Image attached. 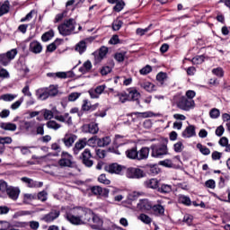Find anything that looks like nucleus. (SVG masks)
<instances>
[{
  "label": "nucleus",
  "instance_id": "nucleus-51",
  "mask_svg": "<svg viewBox=\"0 0 230 230\" xmlns=\"http://www.w3.org/2000/svg\"><path fill=\"white\" fill-rule=\"evenodd\" d=\"M124 7H125V2L119 0L117 4H115L113 10L114 12H121Z\"/></svg>",
  "mask_w": 230,
  "mask_h": 230
},
{
  "label": "nucleus",
  "instance_id": "nucleus-43",
  "mask_svg": "<svg viewBox=\"0 0 230 230\" xmlns=\"http://www.w3.org/2000/svg\"><path fill=\"white\" fill-rule=\"evenodd\" d=\"M141 94L139 93V92H137V90H131L128 94V98L133 100V102H137Z\"/></svg>",
  "mask_w": 230,
  "mask_h": 230
},
{
  "label": "nucleus",
  "instance_id": "nucleus-15",
  "mask_svg": "<svg viewBox=\"0 0 230 230\" xmlns=\"http://www.w3.org/2000/svg\"><path fill=\"white\" fill-rule=\"evenodd\" d=\"M6 193L9 199H12V200H17V199H19V195L21 194V190H19L17 187H9Z\"/></svg>",
  "mask_w": 230,
  "mask_h": 230
},
{
  "label": "nucleus",
  "instance_id": "nucleus-7",
  "mask_svg": "<svg viewBox=\"0 0 230 230\" xmlns=\"http://www.w3.org/2000/svg\"><path fill=\"white\" fill-rule=\"evenodd\" d=\"M59 166L71 168L73 166V155L67 152H63L61 159L58 161Z\"/></svg>",
  "mask_w": 230,
  "mask_h": 230
},
{
  "label": "nucleus",
  "instance_id": "nucleus-33",
  "mask_svg": "<svg viewBox=\"0 0 230 230\" xmlns=\"http://www.w3.org/2000/svg\"><path fill=\"white\" fill-rule=\"evenodd\" d=\"M157 191L159 193H172V185L162 184L161 187H158Z\"/></svg>",
  "mask_w": 230,
  "mask_h": 230
},
{
  "label": "nucleus",
  "instance_id": "nucleus-10",
  "mask_svg": "<svg viewBox=\"0 0 230 230\" xmlns=\"http://www.w3.org/2000/svg\"><path fill=\"white\" fill-rule=\"evenodd\" d=\"M89 226L92 227V229H102V227H103V220L100 218L98 215L93 212Z\"/></svg>",
  "mask_w": 230,
  "mask_h": 230
},
{
  "label": "nucleus",
  "instance_id": "nucleus-41",
  "mask_svg": "<svg viewBox=\"0 0 230 230\" xmlns=\"http://www.w3.org/2000/svg\"><path fill=\"white\" fill-rule=\"evenodd\" d=\"M53 37H55V32H53V31H49L41 36V40H43V42H48V40H51Z\"/></svg>",
  "mask_w": 230,
  "mask_h": 230
},
{
  "label": "nucleus",
  "instance_id": "nucleus-52",
  "mask_svg": "<svg viewBox=\"0 0 230 230\" xmlns=\"http://www.w3.org/2000/svg\"><path fill=\"white\" fill-rule=\"evenodd\" d=\"M11 60L7 58L6 54L0 55V64H2V66H8Z\"/></svg>",
  "mask_w": 230,
  "mask_h": 230
},
{
  "label": "nucleus",
  "instance_id": "nucleus-18",
  "mask_svg": "<svg viewBox=\"0 0 230 230\" xmlns=\"http://www.w3.org/2000/svg\"><path fill=\"white\" fill-rule=\"evenodd\" d=\"M144 186L149 188L150 190H158L159 189V180L152 178L144 181Z\"/></svg>",
  "mask_w": 230,
  "mask_h": 230
},
{
  "label": "nucleus",
  "instance_id": "nucleus-63",
  "mask_svg": "<svg viewBox=\"0 0 230 230\" xmlns=\"http://www.w3.org/2000/svg\"><path fill=\"white\" fill-rule=\"evenodd\" d=\"M43 116L45 119H53V111L49 110H45L43 112Z\"/></svg>",
  "mask_w": 230,
  "mask_h": 230
},
{
  "label": "nucleus",
  "instance_id": "nucleus-42",
  "mask_svg": "<svg viewBox=\"0 0 230 230\" xmlns=\"http://www.w3.org/2000/svg\"><path fill=\"white\" fill-rule=\"evenodd\" d=\"M17 98L16 94L5 93L0 96V100L4 102H13V99Z\"/></svg>",
  "mask_w": 230,
  "mask_h": 230
},
{
  "label": "nucleus",
  "instance_id": "nucleus-22",
  "mask_svg": "<svg viewBox=\"0 0 230 230\" xmlns=\"http://www.w3.org/2000/svg\"><path fill=\"white\" fill-rule=\"evenodd\" d=\"M151 209L153 215H155V217H163L164 215V207L160 204L154 205Z\"/></svg>",
  "mask_w": 230,
  "mask_h": 230
},
{
  "label": "nucleus",
  "instance_id": "nucleus-53",
  "mask_svg": "<svg viewBox=\"0 0 230 230\" xmlns=\"http://www.w3.org/2000/svg\"><path fill=\"white\" fill-rule=\"evenodd\" d=\"M121 26H123V22L121 20H115L112 23V28L114 31H118L121 29Z\"/></svg>",
  "mask_w": 230,
  "mask_h": 230
},
{
  "label": "nucleus",
  "instance_id": "nucleus-56",
  "mask_svg": "<svg viewBox=\"0 0 230 230\" xmlns=\"http://www.w3.org/2000/svg\"><path fill=\"white\" fill-rule=\"evenodd\" d=\"M38 199L41 202H46L48 200V192L47 191H40L38 193Z\"/></svg>",
  "mask_w": 230,
  "mask_h": 230
},
{
  "label": "nucleus",
  "instance_id": "nucleus-62",
  "mask_svg": "<svg viewBox=\"0 0 230 230\" xmlns=\"http://www.w3.org/2000/svg\"><path fill=\"white\" fill-rule=\"evenodd\" d=\"M140 75H148L149 73H152V66L149 65H146L143 68L140 69Z\"/></svg>",
  "mask_w": 230,
  "mask_h": 230
},
{
  "label": "nucleus",
  "instance_id": "nucleus-8",
  "mask_svg": "<svg viewBox=\"0 0 230 230\" xmlns=\"http://www.w3.org/2000/svg\"><path fill=\"white\" fill-rule=\"evenodd\" d=\"M124 168L125 167L123 165L118 164H111L109 165H106L104 167V170L105 172H108V173H115L116 175H120Z\"/></svg>",
  "mask_w": 230,
  "mask_h": 230
},
{
  "label": "nucleus",
  "instance_id": "nucleus-32",
  "mask_svg": "<svg viewBox=\"0 0 230 230\" xmlns=\"http://www.w3.org/2000/svg\"><path fill=\"white\" fill-rule=\"evenodd\" d=\"M20 125L22 128L28 130L30 128V115L25 114L23 119L20 120Z\"/></svg>",
  "mask_w": 230,
  "mask_h": 230
},
{
  "label": "nucleus",
  "instance_id": "nucleus-20",
  "mask_svg": "<svg viewBox=\"0 0 230 230\" xmlns=\"http://www.w3.org/2000/svg\"><path fill=\"white\" fill-rule=\"evenodd\" d=\"M66 219L70 224H73L74 226H82V219L80 217V214H77L76 216L73 214H67Z\"/></svg>",
  "mask_w": 230,
  "mask_h": 230
},
{
  "label": "nucleus",
  "instance_id": "nucleus-19",
  "mask_svg": "<svg viewBox=\"0 0 230 230\" xmlns=\"http://www.w3.org/2000/svg\"><path fill=\"white\" fill-rule=\"evenodd\" d=\"M0 128L9 132H15L17 130V125L12 122H0Z\"/></svg>",
  "mask_w": 230,
  "mask_h": 230
},
{
  "label": "nucleus",
  "instance_id": "nucleus-38",
  "mask_svg": "<svg viewBox=\"0 0 230 230\" xmlns=\"http://www.w3.org/2000/svg\"><path fill=\"white\" fill-rule=\"evenodd\" d=\"M179 202L180 204H184V206H191V199L188 196L180 195Z\"/></svg>",
  "mask_w": 230,
  "mask_h": 230
},
{
  "label": "nucleus",
  "instance_id": "nucleus-21",
  "mask_svg": "<svg viewBox=\"0 0 230 230\" xmlns=\"http://www.w3.org/2000/svg\"><path fill=\"white\" fill-rule=\"evenodd\" d=\"M75 141H76V136L75 135H66L62 138V142L64 143L65 146H67V148L73 146Z\"/></svg>",
  "mask_w": 230,
  "mask_h": 230
},
{
  "label": "nucleus",
  "instance_id": "nucleus-6",
  "mask_svg": "<svg viewBox=\"0 0 230 230\" xmlns=\"http://www.w3.org/2000/svg\"><path fill=\"white\" fill-rule=\"evenodd\" d=\"M126 177L128 179H143L145 171L136 167H129L126 170Z\"/></svg>",
  "mask_w": 230,
  "mask_h": 230
},
{
  "label": "nucleus",
  "instance_id": "nucleus-48",
  "mask_svg": "<svg viewBox=\"0 0 230 230\" xmlns=\"http://www.w3.org/2000/svg\"><path fill=\"white\" fill-rule=\"evenodd\" d=\"M98 181L101 182V184H104L106 186L111 184V180L107 179V176L103 173L98 177Z\"/></svg>",
  "mask_w": 230,
  "mask_h": 230
},
{
  "label": "nucleus",
  "instance_id": "nucleus-24",
  "mask_svg": "<svg viewBox=\"0 0 230 230\" xmlns=\"http://www.w3.org/2000/svg\"><path fill=\"white\" fill-rule=\"evenodd\" d=\"M75 51H77L79 55H84V53L87 51V43L85 40H81L75 45Z\"/></svg>",
  "mask_w": 230,
  "mask_h": 230
},
{
  "label": "nucleus",
  "instance_id": "nucleus-23",
  "mask_svg": "<svg viewBox=\"0 0 230 230\" xmlns=\"http://www.w3.org/2000/svg\"><path fill=\"white\" fill-rule=\"evenodd\" d=\"M137 207L139 208V209L150 211V209L154 208V205H152V202L148 201V199H143L137 204Z\"/></svg>",
  "mask_w": 230,
  "mask_h": 230
},
{
  "label": "nucleus",
  "instance_id": "nucleus-61",
  "mask_svg": "<svg viewBox=\"0 0 230 230\" xmlns=\"http://www.w3.org/2000/svg\"><path fill=\"white\" fill-rule=\"evenodd\" d=\"M58 42V40H56L54 42L50 43L47 47V51H49V53H53V51H55V49H57V43Z\"/></svg>",
  "mask_w": 230,
  "mask_h": 230
},
{
  "label": "nucleus",
  "instance_id": "nucleus-49",
  "mask_svg": "<svg viewBox=\"0 0 230 230\" xmlns=\"http://www.w3.org/2000/svg\"><path fill=\"white\" fill-rule=\"evenodd\" d=\"M99 139H100V138H98V137H96V136L92 137L91 138H89V139L87 140L86 145H87L88 146L94 147V146H96V143H97V145H98V140H99Z\"/></svg>",
  "mask_w": 230,
  "mask_h": 230
},
{
  "label": "nucleus",
  "instance_id": "nucleus-40",
  "mask_svg": "<svg viewBox=\"0 0 230 230\" xmlns=\"http://www.w3.org/2000/svg\"><path fill=\"white\" fill-rule=\"evenodd\" d=\"M31 48L32 53L39 54L42 52V45L39 42L31 43Z\"/></svg>",
  "mask_w": 230,
  "mask_h": 230
},
{
  "label": "nucleus",
  "instance_id": "nucleus-31",
  "mask_svg": "<svg viewBox=\"0 0 230 230\" xmlns=\"http://www.w3.org/2000/svg\"><path fill=\"white\" fill-rule=\"evenodd\" d=\"M134 116H136L137 118H138V119H142L143 118H154V116H155V114H154V112L152 111H145V112H134L133 113Z\"/></svg>",
  "mask_w": 230,
  "mask_h": 230
},
{
  "label": "nucleus",
  "instance_id": "nucleus-37",
  "mask_svg": "<svg viewBox=\"0 0 230 230\" xmlns=\"http://www.w3.org/2000/svg\"><path fill=\"white\" fill-rule=\"evenodd\" d=\"M47 127L52 130H58V128H62V125L58 124L55 120H49L47 122Z\"/></svg>",
  "mask_w": 230,
  "mask_h": 230
},
{
  "label": "nucleus",
  "instance_id": "nucleus-13",
  "mask_svg": "<svg viewBox=\"0 0 230 230\" xmlns=\"http://www.w3.org/2000/svg\"><path fill=\"white\" fill-rule=\"evenodd\" d=\"M87 146V138H82L79 139L77 142H75V146L73 147V152L75 155H78L80 154L81 150H84Z\"/></svg>",
  "mask_w": 230,
  "mask_h": 230
},
{
  "label": "nucleus",
  "instance_id": "nucleus-28",
  "mask_svg": "<svg viewBox=\"0 0 230 230\" xmlns=\"http://www.w3.org/2000/svg\"><path fill=\"white\" fill-rule=\"evenodd\" d=\"M82 109L84 111H90V112H93L98 109V104H91V102H89L87 100H84L82 105Z\"/></svg>",
  "mask_w": 230,
  "mask_h": 230
},
{
  "label": "nucleus",
  "instance_id": "nucleus-64",
  "mask_svg": "<svg viewBox=\"0 0 230 230\" xmlns=\"http://www.w3.org/2000/svg\"><path fill=\"white\" fill-rule=\"evenodd\" d=\"M194 64H202L204 62V56H197L192 58Z\"/></svg>",
  "mask_w": 230,
  "mask_h": 230
},
{
  "label": "nucleus",
  "instance_id": "nucleus-17",
  "mask_svg": "<svg viewBox=\"0 0 230 230\" xmlns=\"http://www.w3.org/2000/svg\"><path fill=\"white\" fill-rule=\"evenodd\" d=\"M149 155H150V148L142 147L139 151H137V161H146Z\"/></svg>",
  "mask_w": 230,
  "mask_h": 230
},
{
  "label": "nucleus",
  "instance_id": "nucleus-12",
  "mask_svg": "<svg viewBox=\"0 0 230 230\" xmlns=\"http://www.w3.org/2000/svg\"><path fill=\"white\" fill-rule=\"evenodd\" d=\"M99 130L100 128H98V124L94 122L83 126V132H84V134H98Z\"/></svg>",
  "mask_w": 230,
  "mask_h": 230
},
{
  "label": "nucleus",
  "instance_id": "nucleus-2",
  "mask_svg": "<svg viewBox=\"0 0 230 230\" xmlns=\"http://www.w3.org/2000/svg\"><path fill=\"white\" fill-rule=\"evenodd\" d=\"M150 149L152 150L151 155L156 159H163L164 155H168V146L164 144H154L150 146Z\"/></svg>",
  "mask_w": 230,
  "mask_h": 230
},
{
  "label": "nucleus",
  "instance_id": "nucleus-3",
  "mask_svg": "<svg viewBox=\"0 0 230 230\" xmlns=\"http://www.w3.org/2000/svg\"><path fill=\"white\" fill-rule=\"evenodd\" d=\"M178 109L181 111H191V109L195 108V101L192 99H188L187 97H181L177 102Z\"/></svg>",
  "mask_w": 230,
  "mask_h": 230
},
{
  "label": "nucleus",
  "instance_id": "nucleus-46",
  "mask_svg": "<svg viewBox=\"0 0 230 230\" xmlns=\"http://www.w3.org/2000/svg\"><path fill=\"white\" fill-rule=\"evenodd\" d=\"M166 78H168V75H166V73H164V72H160L156 75V80L161 84V85L164 84V81L166 80Z\"/></svg>",
  "mask_w": 230,
  "mask_h": 230
},
{
  "label": "nucleus",
  "instance_id": "nucleus-35",
  "mask_svg": "<svg viewBox=\"0 0 230 230\" xmlns=\"http://www.w3.org/2000/svg\"><path fill=\"white\" fill-rule=\"evenodd\" d=\"M196 146L203 155H209V154H211V150H209V148L207 146H202L200 143L197 144Z\"/></svg>",
  "mask_w": 230,
  "mask_h": 230
},
{
  "label": "nucleus",
  "instance_id": "nucleus-58",
  "mask_svg": "<svg viewBox=\"0 0 230 230\" xmlns=\"http://www.w3.org/2000/svg\"><path fill=\"white\" fill-rule=\"evenodd\" d=\"M17 53L18 52H17L16 49H13L9 50L5 55L12 61V60H13V58H15V57L17 56Z\"/></svg>",
  "mask_w": 230,
  "mask_h": 230
},
{
  "label": "nucleus",
  "instance_id": "nucleus-29",
  "mask_svg": "<svg viewBox=\"0 0 230 230\" xmlns=\"http://www.w3.org/2000/svg\"><path fill=\"white\" fill-rule=\"evenodd\" d=\"M126 155L128 159L137 161V147L128 149L126 151Z\"/></svg>",
  "mask_w": 230,
  "mask_h": 230
},
{
  "label": "nucleus",
  "instance_id": "nucleus-4",
  "mask_svg": "<svg viewBox=\"0 0 230 230\" xmlns=\"http://www.w3.org/2000/svg\"><path fill=\"white\" fill-rule=\"evenodd\" d=\"M77 215L81 217V224L82 226L85 224H90L91 219L93 218V210L91 208H80L77 210Z\"/></svg>",
  "mask_w": 230,
  "mask_h": 230
},
{
  "label": "nucleus",
  "instance_id": "nucleus-59",
  "mask_svg": "<svg viewBox=\"0 0 230 230\" xmlns=\"http://www.w3.org/2000/svg\"><path fill=\"white\" fill-rule=\"evenodd\" d=\"M81 93H72L68 95V102H76L78 98H80Z\"/></svg>",
  "mask_w": 230,
  "mask_h": 230
},
{
  "label": "nucleus",
  "instance_id": "nucleus-27",
  "mask_svg": "<svg viewBox=\"0 0 230 230\" xmlns=\"http://www.w3.org/2000/svg\"><path fill=\"white\" fill-rule=\"evenodd\" d=\"M139 85L142 89L147 91V93H154L155 91V86L150 82H140Z\"/></svg>",
  "mask_w": 230,
  "mask_h": 230
},
{
  "label": "nucleus",
  "instance_id": "nucleus-30",
  "mask_svg": "<svg viewBox=\"0 0 230 230\" xmlns=\"http://www.w3.org/2000/svg\"><path fill=\"white\" fill-rule=\"evenodd\" d=\"M93 69V64L87 60L83 64V66L79 68V72L82 73V75H85V73H89Z\"/></svg>",
  "mask_w": 230,
  "mask_h": 230
},
{
  "label": "nucleus",
  "instance_id": "nucleus-26",
  "mask_svg": "<svg viewBox=\"0 0 230 230\" xmlns=\"http://www.w3.org/2000/svg\"><path fill=\"white\" fill-rule=\"evenodd\" d=\"M182 137H193V136H196L195 133V126L190 125L183 130L181 134Z\"/></svg>",
  "mask_w": 230,
  "mask_h": 230
},
{
  "label": "nucleus",
  "instance_id": "nucleus-47",
  "mask_svg": "<svg viewBox=\"0 0 230 230\" xmlns=\"http://www.w3.org/2000/svg\"><path fill=\"white\" fill-rule=\"evenodd\" d=\"M38 98L40 100H48V98H49V93H48V90H39Z\"/></svg>",
  "mask_w": 230,
  "mask_h": 230
},
{
  "label": "nucleus",
  "instance_id": "nucleus-36",
  "mask_svg": "<svg viewBox=\"0 0 230 230\" xmlns=\"http://www.w3.org/2000/svg\"><path fill=\"white\" fill-rule=\"evenodd\" d=\"M10 12V1L6 0L0 7V13L4 15V13H8Z\"/></svg>",
  "mask_w": 230,
  "mask_h": 230
},
{
  "label": "nucleus",
  "instance_id": "nucleus-16",
  "mask_svg": "<svg viewBox=\"0 0 230 230\" xmlns=\"http://www.w3.org/2000/svg\"><path fill=\"white\" fill-rule=\"evenodd\" d=\"M55 119L60 121L61 123H66V125H73V119L69 116V113H65L64 115H55Z\"/></svg>",
  "mask_w": 230,
  "mask_h": 230
},
{
  "label": "nucleus",
  "instance_id": "nucleus-45",
  "mask_svg": "<svg viewBox=\"0 0 230 230\" xmlns=\"http://www.w3.org/2000/svg\"><path fill=\"white\" fill-rule=\"evenodd\" d=\"M127 57V52L123 51V52H117L114 55V58L115 60H117V62H123L125 60V58Z\"/></svg>",
  "mask_w": 230,
  "mask_h": 230
},
{
  "label": "nucleus",
  "instance_id": "nucleus-34",
  "mask_svg": "<svg viewBox=\"0 0 230 230\" xmlns=\"http://www.w3.org/2000/svg\"><path fill=\"white\" fill-rule=\"evenodd\" d=\"M108 145H111V137H105L98 139V146L103 147V146H108Z\"/></svg>",
  "mask_w": 230,
  "mask_h": 230
},
{
  "label": "nucleus",
  "instance_id": "nucleus-60",
  "mask_svg": "<svg viewBox=\"0 0 230 230\" xmlns=\"http://www.w3.org/2000/svg\"><path fill=\"white\" fill-rule=\"evenodd\" d=\"M212 73L213 75H216V76H219L220 78L224 76V69H222V67L214 68L212 70Z\"/></svg>",
  "mask_w": 230,
  "mask_h": 230
},
{
  "label": "nucleus",
  "instance_id": "nucleus-39",
  "mask_svg": "<svg viewBox=\"0 0 230 230\" xmlns=\"http://www.w3.org/2000/svg\"><path fill=\"white\" fill-rule=\"evenodd\" d=\"M138 220L143 222V224H146L147 226L152 224V218L146 214H140L138 216Z\"/></svg>",
  "mask_w": 230,
  "mask_h": 230
},
{
  "label": "nucleus",
  "instance_id": "nucleus-54",
  "mask_svg": "<svg viewBox=\"0 0 230 230\" xmlns=\"http://www.w3.org/2000/svg\"><path fill=\"white\" fill-rule=\"evenodd\" d=\"M173 146H174V152H176L177 154H180L181 152H182V150H184V145L181 141L174 144Z\"/></svg>",
  "mask_w": 230,
  "mask_h": 230
},
{
  "label": "nucleus",
  "instance_id": "nucleus-14",
  "mask_svg": "<svg viewBox=\"0 0 230 230\" xmlns=\"http://www.w3.org/2000/svg\"><path fill=\"white\" fill-rule=\"evenodd\" d=\"M92 193L96 196H101V197H109V190L108 189H103L100 186H93L91 188Z\"/></svg>",
  "mask_w": 230,
  "mask_h": 230
},
{
  "label": "nucleus",
  "instance_id": "nucleus-1",
  "mask_svg": "<svg viewBox=\"0 0 230 230\" xmlns=\"http://www.w3.org/2000/svg\"><path fill=\"white\" fill-rule=\"evenodd\" d=\"M76 25V21L75 19L70 18L66 20L62 24L58 27V30L63 37H67L69 35H73V33H78V31L75 32V28Z\"/></svg>",
  "mask_w": 230,
  "mask_h": 230
},
{
  "label": "nucleus",
  "instance_id": "nucleus-9",
  "mask_svg": "<svg viewBox=\"0 0 230 230\" xmlns=\"http://www.w3.org/2000/svg\"><path fill=\"white\" fill-rule=\"evenodd\" d=\"M107 53H109L107 47H102L98 51L93 52V56L94 57L95 64H100L105 58Z\"/></svg>",
  "mask_w": 230,
  "mask_h": 230
},
{
  "label": "nucleus",
  "instance_id": "nucleus-50",
  "mask_svg": "<svg viewBox=\"0 0 230 230\" xmlns=\"http://www.w3.org/2000/svg\"><path fill=\"white\" fill-rule=\"evenodd\" d=\"M209 116L210 118H212V119H217V118H220V110L216 108L212 109L209 111Z\"/></svg>",
  "mask_w": 230,
  "mask_h": 230
},
{
  "label": "nucleus",
  "instance_id": "nucleus-11",
  "mask_svg": "<svg viewBox=\"0 0 230 230\" xmlns=\"http://www.w3.org/2000/svg\"><path fill=\"white\" fill-rule=\"evenodd\" d=\"M60 217V210L52 209L49 214L45 215L42 217L43 222H47V224H49L51 222H54V220H57Z\"/></svg>",
  "mask_w": 230,
  "mask_h": 230
},
{
  "label": "nucleus",
  "instance_id": "nucleus-57",
  "mask_svg": "<svg viewBox=\"0 0 230 230\" xmlns=\"http://www.w3.org/2000/svg\"><path fill=\"white\" fill-rule=\"evenodd\" d=\"M32 159H36V162L31 163V164H42V163H44V161H46V156H32Z\"/></svg>",
  "mask_w": 230,
  "mask_h": 230
},
{
  "label": "nucleus",
  "instance_id": "nucleus-25",
  "mask_svg": "<svg viewBox=\"0 0 230 230\" xmlns=\"http://www.w3.org/2000/svg\"><path fill=\"white\" fill-rule=\"evenodd\" d=\"M31 134L33 136H44V124H38L35 128H31Z\"/></svg>",
  "mask_w": 230,
  "mask_h": 230
},
{
  "label": "nucleus",
  "instance_id": "nucleus-5",
  "mask_svg": "<svg viewBox=\"0 0 230 230\" xmlns=\"http://www.w3.org/2000/svg\"><path fill=\"white\" fill-rule=\"evenodd\" d=\"M80 159L86 168H92L93 164H94V161H93V154L89 148H85L83 151L80 155Z\"/></svg>",
  "mask_w": 230,
  "mask_h": 230
},
{
  "label": "nucleus",
  "instance_id": "nucleus-44",
  "mask_svg": "<svg viewBox=\"0 0 230 230\" xmlns=\"http://www.w3.org/2000/svg\"><path fill=\"white\" fill-rule=\"evenodd\" d=\"M49 96H57L58 94V89L55 85H50L49 88H46Z\"/></svg>",
  "mask_w": 230,
  "mask_h": 230
},
{
  "label": "nucleus",
  "instance_id": "nucleus-55",
  "mask_svg": "<svg viewBox=\"0 0 230 230\" xmlns=\"http://www.w3.org/2000/svg\"><path fill=\"white\" fill-rule=\"evenodd\" d=\"M150 28H152V24H150L146 29H141V28L137 29V35H140V37H143L145 33H148V31H150Z\"/></svg>",
  "mask_w": 230,
  "mask_h": 230
}]
</instances>
